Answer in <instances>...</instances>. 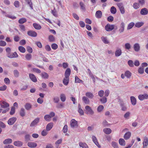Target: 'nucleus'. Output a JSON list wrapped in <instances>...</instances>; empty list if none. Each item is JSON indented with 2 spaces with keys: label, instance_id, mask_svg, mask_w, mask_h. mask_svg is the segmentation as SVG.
<instances>
[{
  "label": "nucleus",
  "instance_id": "nucleus-48",
  "mask_svg": "<svg viewBox=\"0 0 148 148\" xmlns=\"http://www.w3.org/2000/svg\"><path fill=\"white\" fill-rule=\"evenodd\" d=\"M60 98L62 102H64L65 101L66 98L64 94H61L60 96Z\"/></svg>",
  "mask_w": 148,
  "mask_h": 148
},
{
  "label": "nucleus",
  "instance_id": "nucleus-64",
  "mask_svg": "<svg viewBox=\"0 0 148 148\" xmlns=\"http://www.w3.org/2000/svg\"><path fill=\"white\" fill-rule=\"evenodd\" d=\"M114 20L113 17L112 16H109L107 18V20L110 22H112Z\"/></svg>",
  "mask_w": 148,
  "mask_h": 148
},
{
  "label": "nucleus",
  "instance_id": "nucleus-47",
  "mask_svg": "<svg viewBox=\"0 0 148 148\" xmlns=\"http://www.w3.org/2000/svg\"><path fill=\"white\" fill-rule=\"evenodd\" d=\"M75 82L76 83H82V81L77 76H75Z\"/></svg>",
  "mask_w": 148,
  "mask_h": 148
},
{
  "label": "nucleus",
  "instance_id": "nucleus-60",
  "mask_svg": "<svg viewBox=\"0 0 148 148\" xmlns=\"http://www.w3.org/2000/svg\"><path fill=\"white\" fill-rule=\"evenodd\" d=\"M138 72L140 74H143L144 72V70L143 68L140 67L138 70Z\"/></svg>",
  "mask_w": 148,
  "mask_h": 148
},
{
  "label": "nucleus",
  "instance_id": "nucleus-27",
  "mask_svg": "<svg viewBox=\"0 0 148 148\" xmlns=\"http://www.w3.org/2000/svg\"><path fill=\"white\" fill-rule=\"evenodd\" d=\"M69 77H65L64 78L63 80V84L66 85L67 86L69 84Z\"/></svg>",
  "mask_w": 148,
  "mask_h": 148
},
{
  "label": "nucleus",
  "instance_id": "nucleus-3",
  "mask_svg": "<svg viewBox=\"0 0 148 148\" xmlns=\"http://www.w3.org/2000/svg\"><path fill=\"white\" fill-rule=\"evenodd\" d=\"M85 109L86 111L87 114L91 115H92L94 114V111L90 106H86L85 107Z\"/></svg>",
  "mask_w": 148,
  "mask_h": 148
},
{
  "label": "nucleus",
  "instance_id": "nucleus-37",
  "mask_svg": "<svg viewBox=\"0 0 148 148\" xmlns=\"http://www.w3.org/2000/svg\"><path fill=\"white\" fill-rule=\"evenodd\" d=\"M131 73L129 71H126L125 72V75L127 78H130L131 76Z\"/></svg>",
  "mask_w": 148,
  "mask_h": 148
},
{
  "label": "nucleus",
  "instance_id": "nucleus-45",
  "mask_svg": "<svg viewBox=\"0 0 148 148\" xmlns=\"http://www.w3.org/2000/svg\"><path fill=\"white\" fill-rule=\"evenodd\" d=\"M112 146L114 148H119L118 144L114 141H112L111 143Z\"/></svg>",
  "mask_w": 148,
  "mask_h": 148
},
{
  "label": "nucleus",
  "instance_id": "nucleus-16",
  "mask_svg": "<svg viewBox=\"0 0 148 148\" xmlns=\"http://www.w3.org/2000/svg\"><path fill=\"white\" fill-rule=\"evenodd\" d=\"M102 15L101 11L100 10H98L96 11L95 13V16L97 18H100L102 17Z\"/></svg>",
  "mask_w": 148,
  "mask_h": 148
},
{
  "label": "nucleus",
  "instance_id": "nucleus-38",
  "mask_svg": "<svg viewBox=\"0 0 148 148\" xmlns=\"http://www.w3.org/2000/svg\"><path fill=\"white\" fill-rule=\"evenodd\" d=\"M33 26L34 28L37 29H40L41 28V27L40 25L36 23H33Z\"/></svg>",
  "mask_w": 148,
  "mask_h": 148
},
{
  "label": "nucleus",
  "instance_id": "nucleus-21",
  "mask_svg": "<svg viewBox=\"0 0 148 148\" xmlns=\"http://www.w3.org/2000/svg\"><path fill=\"white\" fill-rule=\"evenodd\" d=\"M120 105L121 108V110L122 111H125L126 110L127 108L125 106L124 103L123 101L120 102Z\"/></svg>",
  "mask_w": 148,
  "mask_h": 148
},
{
  "label": "nucleus",
  "instance_id": "nucleus-30",
  "mask_svg": "<svg viewBox=\"0 0 148 148\" xmlns=\"http://www.w3.org/2000/svg\"><path fill=\"white\" fill-rule=\"evenodd\" d=\"M101 38L102 40L104 43L108 44L109 43V41L106 37L102 36Z\"/></svg>",
  "mask_w": 148,
  "mask_h": 148
},
{
  "label": "nucleus",
  "instance_id": "nucleus-43",
  "mask_svg": "<svg viewBox=\"0 0 148 148\" xmlns=\"http://www.w3.org/2000/svg\"><path fill=\"white\" fill-rule=\"evenodd\" d=\"M44 118L45 121H50L51 120V118L50 116H49V114H46Z\"/></svg>",
  "mask_w": 148,
  "mask_h": 148
},
{
  "label": "nucleus",
  "instance_id": "nucleus-51",
  "mask_svg": "<svg viewBox=\"0 0 148 148\" xmlns=\"http://www.w3.org/2000/svg\"><path fill=\"white\" fill-rule=\"evenodd\" d=\"M125 48L126 49L129 50L131 47V46L129 43H126L125 45Z\"/></svg>",
  "mask_w": 148,
  "mask_h": 148
},
{
  "label": "nucleus",
  "instance_id": "nucleus-55",
  "mask_svg": "<svg viewBox=\"0 0 148 148\" xmlns=\"http://www.w3.org/2000/svg\"><path fill=\"white\" fill-rule=\"evenodd\" d=\"M15 112V108L14 107H12L11 108L10 114L11 115H12L14 114Z\"/></svg>",
  "mask_w": 148,
  "mask_h": 148
},
{
  "label": "nucleus",
  "instance_id": "nucleus-53",
  "mask_svg": "<svg viewBox=\"0 0 148 148\" xmlns=\"http://www.w3.org/2000/svg\"><path fill=\"white\" fill-rule=\"evenodd\" d=\"M80 6L81 7V9L82 10L84 11L85 10V5L84 4V3L82 2H81L80 3Z\"/></svg>",
  "mask_w": 148,
  "mask_h": 148
},
{
  "label": "nucleus",
  "instance_id": "nucleus-12",
  "mask_svg": "<svg viewBox=\"0 0 148 148\" xmlns=\"http://www.w3.org/2000/svg\"><path fill=\"white\" fill-rule=\"evenodd\" d=\"M143 148H147L148 145V139L146 137H145L144 138V141L143 143Z\"/></svg>",
  "mask_w": 148,
  "mask_h": 148
},
{
  "label": "nucleus",
  "instance_id": "nucleus-18",
  "mask_svg": "<svg viewBox=\"0 0 148 148\" xmlns=\"http://www.w3.org/2000/svg\"><path fill=\"white\" fill-rule=\"evenodd\" d=\"M0 105L2 108H5L9 106V104L4 101H2L0 102Z\"/></svg>",
  "mask_w": 148,
  "mask_h": 148
},
{
  "label": "nucleus",
  "instance_id": "nucleus-32",
  "mask_svg": "<svg viewBox=\"0 0 148 148\" xmlns=\"http://www.w3.org/2000/svg\"><path fill=\"white\" fill-rule=\"evenodd\" d=\"M78 112L79 113L80 115H83L84 114V112L83 110L81 108V104H79L78 105Z\"/></svg>",
  "mask_w": 148,
  "mask_h": 148
},
{
  "label": "nucleus",
  "instance_id": "nucleus-7",
  "mask_svg": "<svg viewBox=\"0 0 148 148\" xmlns=\"http://www.w3.org/2000/svg\"><path fill=\"white\" fill-rule=\"evenodd\" d=\"M125 27V24L123 22H122L121 23L119 29V32L120 33H121L123 32Z\"/></svg>",
  "mask_w": 148,
  "mask_h": 148
},
{
  "label": "nucleus",
  "instance_id": "nucleus-24",
  "mask_svg": "<svg viewBox=\"0 0 148 148\" xmlns=\"http://www.w3.org/2000/svg\"><path fill=\"white\" fill-rule=\"evenodd\" d=\"M122 53V51L121 49H119L116 50L115 55L116 57H119L120 56Z\"/></svg>",
  "mask_w": 148,
  "mask_h": 148
},
{
  "label": "nucleus",
  "instance_id": "nucleus-13",
  "mask_svg": "<svg viewBox=\"0 0 148 148\" xmlns=\"http://www.w3.org/2000/svg\"><path fill=\"white\" fill-rule=\"evenodd\" d=\"M92 139L93 142L99 148H100L101 147V146L99 144L97 138L96 137L94 136H92Z\"/></svg>",
  "mask_w": 148,
  "mask_h": 148
},
{
  "label": "nucleus",
  "instance_id": "nucleus-23",
  "mask_svg": "<svg viewBox=\"0 0 148 148\" xmlns=\"http://www.w3.org/2000/svg\"><path fill=\"white\" fill-rule=\"evenodd\" d=\"M53 126V123H49L47 125L46 129L47 131L50 130L52 128Z\"/></svg>",
  "mask_w": 148,
  "mask_h": 148
},
{
  "label": "nucleus",
  "instance_id": "nucleus-57",
  "mask_svg": "<svg viewBox=\"0 0 148 148\" xmlns=\"http://www.w3.org/2000/svg\"><path fill=\"white\" fill-rule=\"evenodd\" d=\"M14 6L17 8H18L20 6V3L17 1H15L14 3Z\"/></svg>",
  "mask_w": 148,
  "mask_h": 148
},
{
  "label": "nucleus",
  "instance_id": "nucleus-22",
  "mask_svg": "<svg viewBox=\"0 0 148 148\" xmlns=\"http://www.w3.org/2000/svg\"><path fill=\"white\" fill-rule=\"evenodd\" d=\"M12 140L11 138H8L5 139L3 142V143L4 145L10 144L12 143Z\"/></svg>",
  "mask_w": 148,
  "mask_h": 148
},
{
  "label": "nucleus",
  "instance_id": "nucleus-28",
  "mask_svg": "<svg viewBox=\"0 0 148 148\" xmlns=\"http://www.w3.org/2000/svg\"><path fill=\"white\" fill-rule=\"evenodd\" d=\"M130 100L132 104L134 106L136 104V98L134 96L130 97Z\"/></svg>",
  "mask_w": 148,
  "mask_h": 148
},
{
  "label": "nucleus",
  "instance_id": "nucleus-2",
  "mask_svg": "<svg viewBox=\"0 0 148 148\" xmlns=\"http://www.w3.org/2000/svg\"><path fill=\"white\" fill-rule=\"evenodd\" d=\"M115 25H110L109 24H107L105 27V29L108 32L112 31L114 28Z\"/></svg>",
  "mask_w": 148,
  "mask_h": 148
},
{
  "label": "nucleus",
  "instance_id": "nucleus-62",
  "mask_svg": "<svg viewBox=\"0 0 148 148\" xmlns=\"http://www.w3.org/2000/svg\"><path fill=\"white\" fill-rule=\"evenodd\" d=\"M32 70L34 72H35L36 73H41V71L38 69L33 68L32 69Z\"/></svg>",
  "mask_w": 148,
  "mask_h": 148
},
{
  "label": "nucleus",
  "instance_id": "nucleus-63",
  "mask_svg": "<svg viewBox=\"0 0 148 148\" xmlns=\"http://www.w3.org/2000/svg\"><path fill=\"white\" fill-rule=\"evenodd\" d=\"M53 101L54 102L56 103H58L60 101L59 98L57 97H56L53 98Z\"/></svg>",
  "mask_w": 148,
  "mask_h": 148
},
{
  "label": "nucleus",
  "instance_id": "nucleus-11",
  "mask_svg": "<svg viewBox=\"0 0 148 148\" xmlns=\"http://www.w3.org/2000/svg\"><path fill=\"white\" fill-rule=\"evenodd\" d=\"M29 76L30 79L32 82H37V79L34 75L32 73H29Z\"/></svg>",
  "mask_w": 148,
  "mask_h": 148
},
{
  "label": "nucleus",
  "instance_id": "nucleus-29",
  "mask_svg": "<svg viewBox=\"0 0 148 148\" xmlns=\"http://www.w3.org/2000/svg\"><path fill=\"white\" fill-rule=\"evenodd\" d=\"M82 100L85 104H88L90 103V101L86 97L84 96L82 97Z\"/></svg>",
  "mask_w": 148,
  "mask_h": 148
},
{
  "label": "nucleus",
  "instance_id": "nucleus-41",
  "mask_svg": "<svg viewBox=\"0 0 148 148\" xmlns=\"http://www.w3.org/2000/svg\"><path fill=\"white\" fill-rule=\"evenodd\" d=\"M26 21V19L25 18H23L20 19L18 20V22L20 24H23L25 23Z\"/></svg>",
  "mask_w": 148,
  "mask_h": 148
},
{
  "label": "nucleus",
  "instance_id": "nucleus-20",
  "mask_svg": "<svg viewBox=\"0 0 148 148\" xmlns=\"http://www.w3.org/2000/svg\"><path fill=\"white\" fill-rule=\"evenodd\" d=\"M24 107L26 110H29L32 108V106L31 103H27L25 104Z\"/></svg>",
  "mask_w": 148,
  "mask_h": 148
},
{
  "label": "nucleus",
  "instance_id": "nucleus-1",
  "mask_svg": "<svg viewBox=\"0 0 148 148\" xmlns=\"http://www.w3.org/2000/svg\"><path fill=\"white\" fill-rule=\"evenodd\" d=\"M117 5L121 13L122 14H124L125 13V10L122 3H118L117 4Z\"/></svg>",
  "mask_w": 148,
  "mask_h": 148
},
{
  "label": "nucleus",
  "instance_id": "nucleus-5",
  "mask_svg": "<svg viewBox=\"0 0 148 148\" xmlns=\"http://www.w3.org/2000/svg\"><path fill=\"white\" fill-rule=\"evenodd\" d=\"M27 34L28 35L32 37H36L37 34L36 32L33 30H29L27 32Z\"/></svg>",
  "mask_w": 148,
  "mask_h": 148
},
{
  "label": "nucleus",
  "instance_id": "nucleus-19",
  "mask_svg": "<svg viewBox=\"0 0 148 148\" xmlns=\"http://www.w3.org/2000/svg\"><path fill=\"white\" fill-rule=\"evenodd\" d=\"M148 13V11L145 8L142 9L140 11V14L142 15H146Z\"/></svg>",
  "mask_w": 148,
  "mask_h": 148
},
{
  "label": "nucleus",
  "instance_id": "nucleus-39",
  "mask_svg": "<svg viewBox=\"0 0 148 148\" xmlns=\"http://www.w3.org/2000/svg\"><path fill=\"white\" fill-rule=\"evenodd\" d=\"M13 74L14 77H18L19 76V73L18 71L16 69L14 70Z\"/></svg>",
  "mask_w": 148,
  "mask_h": 148
},
{
  "label": "nucleus",
  "instance_id": "nucleus-31",
  "mask_svg": "<svg viewBox=\"0 0 148 148\" xmlns=\"http://www.w3.org/2000/svg\"><path fill=\"white\" fill-rule=\"evenodd\" d=\"M41 75L42 78L47 79L48 78L49 75L48 74L45 72H42L41 74Z\"/></svg>",
  "mask_w": 148,
  "mask_h": 148
},
{
  "label": "nucleus",
  "instance_id": "nucleus-52",
  "mask_svg": "<svg viewBox=\"0 0 148 148\" xmlns=\"http://www.w3.org/2000/svg\"><path fill=\"white\" fill-rule=\"evenodd\" d=\"M49 39L50 42H53L55 40L54 37L53 35H50L49 37Z\"/></svg>",
  "mask_w": 148,
  "mask_h": 148
},
{
  "label": "nucleus",
  "instance_id": "nucleus-9",
  "mask_svg": "<svg viewBox=\"0 0 148 148\" xmlns=\"http://www.w3.org/2000/svg\"><path fill=\"white\" fill-rule=\"evenodd\" d=\"M138 98L139 100L142 101L145 99H147L148 98V95L146 94L140 95L138 96Z\"/></svg>",
  "mask_w": 148,
  "mask_h": 148
},
{
  "label": "nucleus",
  "instance_id": "nucleus-4",
  "mask_svg": "<svg viewBox=\"0 0 148 148\" xmlns=\"http://www.w3.org/2000/svg\"><path fill=\"white\" fill-rule=\"evenodd\" d=\"M40 119L39 118H37L34 119L30 123V126L33 127L36 125L39 122Z\"/></svg>",
  "mask_w": 148,
  "mask_h": 148
},
{
  "label": "nucleus",
  "instance_id": "nucleus-26",
  "mask_svg": "<svg viewBox=\"0 0 148 148\" xmlns=\"http://www.w3.org/2000/svg\"><path fill=\"white\" fill-rule=\"evenodd\" d=\"M103 132L106 134H109L111 132L112 130L108 128H106L103 130Z\"/></svg>",
  "mask_w": 148,
  "mask_h": 148
},
{
  "label": "nucleus",
  "instance_id": "nucleus-49",
  "mask_svg": "<svg viewBox=\"0 0 148 148\" xmlns=\"http://www.w3.org/2000/svg\"><path fill=\"white\" fill-rule=\"evenodd\" d=\"M19 50L22 53H24L25 51V48L23 46H20L18 47Z\"/></svg>",
  "mask_w": 148,
  "mask_h": 148
},
{
  "label": "nucleus",
  "instance_id": "nucleus-50",
  "mask_svg": "<svg viewBox=\"0 0 148 148\" xmlns=\"http://www.w3.org/2000/svg\"><path fill=\"white\" fill-rule=\"evenodd\" d=\"M25 58L26 60H29L31 59L32 56L30 54L28 53L25 55Z\"/></svg>",
  "mask_w": 148,
  "mask_h": 148
},
{
  "label": "nucleus",
  "instance_id": "nucleus-34",
  "mask_svg": "<svg viewBox=\"0 0 148 148\" xmlns=\"http://www.w3.org/2000/svg\"><path fill=\"white\" fill-rule=\"evenodd\" d=\"M20 116L22 117H23L25 116V110L23 108H22L19 112Z\"/></svg>",
  "mask_w": 148,
  "mask_h": 148
},
{
  "label": "nucleus",
  "instance_id": "nucleus-8",
  "mask_svg": "<svg viewBox=\"0 0 148 148\" xmlns=\"http://www.w3.org/2000/svg\"><path fill=\"white\" fill-rule=\"evenodd\" d=\"M16 120V118L15 117H13L10 118L8 121V124L10 125H12L14 124Z\"/></svg>",
  "mask_w": 148,
  "mask_h": 148
},
{
  "label": "nucleus",
  "instance_id": "nucleus-35",
  "mask_svg": "<svg viewBox=\"0 0 148 148\" xmlns=\"http://www.w3.org/2000/svg\"><path fill=\"white\" fill-rule=\"evenodd\" d=\"M119 143L120 145L122 146H124L125 145V142L123 138H120L119 139Z\"/></svg>",
  "mask_w": 148,
  "mask_h": 148
},
{
  "label": "nucleus",
  "instance_id": "nucleus-40",
  "mask_svg": "<svg viewBox=\"0 0 148 148\" xmlns=\"http://www.w3.org/2000/svg\"><path fill=\"white\" fill-rule=\"evenodd\" d=\"M134 25V23L133 22H132L129 23L127 25V29L129 30L132 29Z\"/></svg>",
  "mask_w": 148,
  "mask_h": 148
},
{
  "label": "nucleus",
  "instance_id": "nucleus-17",
  "mask_svg": "<svg viewBox=\"0 0 148 148\" xmlns=\"http://www.w3.org/2000/svg\"><path fill=\"white\" fill-rule=\"evenodd\" d=\"M28 146L30 148H34L37 146V144L35 142H30L27 143Z\"/></svg>",
  "mask_w": 148,
  "mask_h": 148
},
{
  "label": "nucleus",
  "instance_id": "nucleus-25",
  "mask_svg": "<svg viewBox=\"0 0 148 148\" xmlns=\"http://www.w3.org/2000/svg\"><path fill=\"white\" fill-rule=\"evenodd\" d=\"M131 133L129 132H127L125 134L124 136V138L125 140H128L131 136Z\"/></svg>",
  "mask_w": 148,
  "mask_h": 148
},
{
  "label": "nucleus",
  "instance_id": "nucleus-15",
  "mask_svg": "<svg viewBox=\"0 0 148 148\" xmlns=\"http://www.w3.org/2000/svg\"><path fill=\"white\" fill-rule=\"evenodd\" d=\"M23 142L19 140L16 141L14 142V145L15 146L18 147H21L23 145Z\"/></svg>",
  "mask_w": 148,
  "mask_h": 148
},
{
  "label": "nucleus",
  "instance_id": "nucleus-33",
  "mask_svg": "<svg viewBox=\"0 0 148 148\" xmlns=\"http://www.w3.org/2000/svg\"><path fill=\"white\" fill-rule=\"evenodd\" d=\"M86 97H87L90 99H92L94 97V95L91 92H87L86 93Z\"/></svg>",
  "mask_w": 148,
  "mask_h": 148
},
{
  "label": "nucleus",
  "instance_id": "nucleus-61",
  "mask_svg": "<svg viewBox=\"0 0 148 148\" xmlns=\"http://www.w3.org/2000/svg\"><path fill=\"white\" fill-rule=\"evenodd\" d=\"M104 94V92L103 90H101L99 91L98 95L100 97H102Z\"/></svg>",
  "mask_w": 148,
  "mask_h": 148
},
{
  "label": "nucleus",
  "instance_id": "nucleus-58",
  "mask_svg": "<svg viewBox=\"0 0 148 148\" xmlns=\"http://www.w3.org/2000/svg\"><path fill=\"white\" fill-rule=\"evenodd\" d=\"M51 47L53 49L56 50L58 48V46L56 44L53 43L51 45Z\"/></svg>",
  "mask_w": 148,
  "mask_h": 148
},
{
  "label": "nucleus",
  "instance_id": "nucleus-6",
  "mask_svg": "<svg viewBox=\"0 0 148 148\" xmlns=\"http://www.w3.org/2000/svg\"><path fill=\"white\" fill-rule=\"evenodd\" d=\"M71 127L73 128L77 126V122L74 119H72L70 121Z\"/></svg>",
  "mask_w": 148,
  "mask_h": 148
},
{
  "label": "nucleus",
  "instance_id": "nucleus-14",
  "mask_svg": "<svg viewBox=\"0 0 148 148\" xmlns=\"http://www.w3.org/2000/svg\"><path fill=\"white\" fill-rule=\"evenodd\" d=\"M71 71L70 69L69 68H67L65 71L64 73V76L65 77H69L70 76Z\"/></svg>",
  "mask_w": 148,
  "mask_h": 148
},
{
  "label": "nucleus",
  "instance_id": "nucleus-42",
  "mask_svg": "<svg viewBox=\"0 0 148 148\" xmlns=\"http://www.w3.org/2000/svg\"><path fill=\"white\" fill-rule=\"evenodd\" d=\"M110 12L112 14H115L116 12V8L114 6H112L110 8Z\"/></svg>",
  "mask_w": 148,
  "mask_h": 148
},
{
  "label": "nucleus",
  "instance_id": "nucleus-46",
  "mask_svg": "<svg viewBox=\"0 0 148 148\" xmlns=\"http://www.w3.org/2000/svg\"><path fill=\"white\" fill-rule=\"evenodd\" d=\"M100 100L102 103H105L106 102L107 99L106 97H103L100 99Z\"/></svg>",
  "mask_w": 148,
  "mask_h": 148
},
{
  "label": "nucleus",
  "instance_id": "nucleus-59",
  "mask_svg": "<svg viewBox=\"0 0 148 148\" xmlns=\"http://www.w3.org/2000/svg\"><path fill=\"white\" fill-rule=\"evenodd\" d=\"M128 64L130 66L132 67L134 66V63L133 61L130 60L128 61Z\"/></svg>",
  "mask_w": 148,
  "mask_h": 148
},
{
  "label": "nucleus",
  "instance_id": "nucleus-56",
  "mask_svg": "<svg viewBox=\"0 0 148 148\" xmlns=\"http://www.w3.org/2000/svg\"><path fill=\"white\" fill-rule=\"evenodd\" d=\"M4 81L5 83L6 84H9L10 83V80L8 78H5L4 79Z\"/></svg>",
  "mask_w": 148,
  "mask_h": 148
},
{
  "label": "nucleus",
  "instance_id": "nucleus-44",
  "mask_svg": "<svg viewBox=\"0 0 148 148\" xmlns=\"http://www.w3.org/2000/svg\"><path fill=\"white\" fill-rule=\"evenodd\" d=\"M144 23L143 22H139L136 23L135 24V26L139 28L143 25Z\"/></svg>",
  "mask_w": 148,
  "mask_h": 148
},
{
  "label": "nucleus",
  "instance_id": "nucleus-54",
  "mask_svg": "<svg viewBox=\"0 0 148 148\" xmlns=\"http://www.w3.org/2000/svg\"><path fill=\"white\" fill-rule=\"evenodd\" d=\"M104 108V107L103 106L100 105H99L97 108V111L99 112H100L102 111Z\"/></svg>",
  "mask_w": 148,
  "mask_h": 148
},
{
  "label": "nucleus",
  "instance_id": "nucleus-10",
  "mask_svg": "<svg viewBox=\"0 0 148 148\" xmlns=\"http://www.w3.org/2000/svg\"><path fill=\"white\" fill-rule=\"evenodd\" d=\"M134 50L136 52H138L140 49V46L138 43H135L133 46Z\"/></svg>",
  "mask_w": 148,
  "mask_h": 148
},
{
  "label": "nucleus",
  "instance_id": "nucleus-36",
  "mask_svg": "<svg viewBox=\"0 0 148 148\" xmlns=\"http://www.w3.org/2000/svg\"><path fill=\"white\" fill-rule=\"evenodd\" d=\"M79 145L82 148H88L87 145L85 143H83L82 142L79 143Z\"/></svg>",
  "mask_w": 148,
  "mask_h": 148
}]
</instances>
